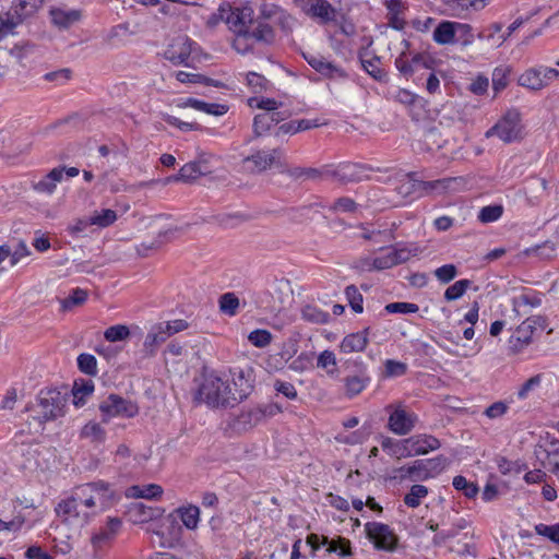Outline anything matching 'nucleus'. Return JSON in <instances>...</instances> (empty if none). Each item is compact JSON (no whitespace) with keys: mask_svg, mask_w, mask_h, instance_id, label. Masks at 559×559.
<instances>
[{"mask_svg":"<svg viewBox=\"0 0 559 559\" xmlns=\"http://www.w3.org/2000/svg\"><path fill=\"white\" fill-rule=\"evenodd\" d=\"M509 411V403L506 401H498L489 405L485 411L484 415L489 419H497L504 416Z\"/></svg>","mask_w":559,"mask_h":559,"instance_id":"nucleus-57","label":"nucleus"},{"mask_svg":"<svg viewBox=\"0 0 559 559\" xmlns=\"http://www.w3.org/2000/svg\"><path fill=\"white\" fill-rule=\"evenodd\" d=\"M453 487L456 490L462 491L467 498H474L478 492V487L461 475L453 478Z\"/></svg>","mask_w":559,"mask_h":559,"instance_id":"nucleus-45","label":"nucleus"},{"mask_svg":"<svg viewBox=\"0 0 559 559\" xmlns=\"http://www.w3.org/2000/svg\"><path fill=\"white\" fill-rule=\"evenodd\" d=\"M350 364L355 367V371L343 379L345 395L348 399L359 395L371 381L367 367L361 360L356 359Z\"/></svg>","mask_w":559,"mask_h":559,"instance_id":"nucleus-14","label":"nucleus"},{"mask_svg":"<svg viewBox=\"0 0 559 559\" xmlns=\"http://www.w3.org/2000/svg\"><path fill=\"white\" fill-rule=\"evenodd\" d=\"M457 275L454 264H444L435 270V276L443 284L451 282Z\"/></svg>","mask_w":559,"mask_h":559,"instance_id":"nucleus-60","label":"nucleus"},{"mask_svg":"<svg viewBox=\"0 0 559 559\" xmlns=\"http://www.w3.org/2000/svg\"><path fill=\"white\" fill-rule=\"evenodd\" d=\"M130 514L134 516V521L145 522L154 516V509L141 502L133 503L129 510Z\"/></svg>","mask_w":559,"mask_h":559,"instance_id":"nucleus-50","label":"nucleus"},{"mask_svg":"<svg viewBox=\"0 0 559 559\" xmlns=\"http://www.w3.org/2000/svg\"><path fill=\"white\" fill-rule=\"evenodd\" d=\"M43 1L44 0H19L10 8V10L21 15V20L24 22L37 12L41 7Z\"/></svg>","mask_w":559,"mask_h":559,"instance_id":"nucleus-32","label":"nucleus"},{"mask_svg":"<svg viewBox=\"0 0 559 559\" xmlns=\"http://www.w3.org/2000/svg\"><path fill=\"white\" fill-rule=\"evenodd\" d=\"M78 367L80 371L88 376H95L97 373V360L95 356L91 354H81L78 357Z\"/></svg>","mask_w":559,"mask_h":559,"instance_id":"nucleus-46","label":"nucleus"},{"mask_svg":"<svg viewBox=\"0 0 559 559\" xmlns=\"http://www.w3.org/2000/svg\"><path fill=\"white\" fill-rule=\"evenodd\" d=\"M194 43L186 36L175 38L167 49L164 51V57L175 66L189 67V60L192 52Z\"/></svg>","mask_w":559,"mask_h":559,"instance_id":"nucleus-15","label":"nucleus"},{"mask_svg":"<svg viewBox=\"0 0 559 559\" xmlns=\"http://www.w3.org/2000/svg\"><path fill=\"white\" fill-rule=\"evenodd\" d=\"M23 21L21 20V15L12 10H9L2 16H0V40L5 38L9 35L15 34V28L21 25Z\"/></svg>","mask_w":559,"mask_h":559,"instance_id":"nucleus-30","label":"nucleus"},{"mask_svg":"<svg viewBox=\"0 0 559 559\" xmlns=\"http://www.w3.org/2000/svg\"><path fill=\"white\" fill-rule=\"evenodd\" d=\"M417 254V249H409L406 247L389 248L381 252V254L371 258L366 257L357 261V267L365 272L382 271L393 267L397 264L405 263L411 257Z\"/></svg>","mask_w":559,"mask_h":559,"instance_id":"nucleus-4","label":"nucleus"},{"mask_svg":"<svg viewBox=\"0 0 559 559\" xmlns=\"http://www.w3.org/2000/svg\"><path fill=\"white\" fill-rule=\"evenodd\" d=\"M130 335V331L128 326L122 324H117L108 328L104 336L108 342H118L123 341Z\"/></svg>","mask_w":559,"mask_h":559,"instance_id":"nucleus-53","label":"nucleus"},{"mask_svg":"<svg viewBox=\"0 0 559 559\" xmlns=\"http://www.w3.org/2000/svg\"><path fill=\"white\" fill-rule=\"evenodd\" d=\"M51 23L59 29H68L82 19V11L76 9L51 8L49 10Z\"/></svg>","mask_w":559,"mask_h":559,"instance_id":"nucleus-19","label":"nucleus"},{"mask_svg":"<svg viewBox=\"0 0 559 559\" xmlns=\"http://www.w3.org/2000/svg\"><path fill=\"white\" fill-rule=\"evenodd\" d=\"M163 488L157 484L133 485L126 489V497L132 499L159 500L163 496Z\"/></svg>","mask_w":559,"mask_h":559,"instance_id":"nucleus-24","label":"nucleus"},{"mask_svg":"<svg viewBox=\"0 0 559 559\" xmlns=\"http://www.w3.org/2000/svg\"><path fill=\"white\" fill-rule=\"evenodd\" d=\"M329 209L336 213H353L357 210V203L347 197L334 201Z\"/></svg>","mask_w":559,"mask_h":559,"instance_id":"nucleus-55","label":"nucleus"},{"mask_svg":"<svg viewBox=\"0 0 559 559\" xmlns=\"http://www.w3.org/2000/svg\"><path fill=\"white\" fill-rule=\"evenodd\" d=\"M177 513L182 524L188 530H195L200 520V509L197 506L181 507L177 509Z\"/></svg>","mask_w":559,"mask_h":559,"instance_id":"nucleus-34","label":"nucleus"},{"mask_svg":"<svg viewBox=\"0 0 559 559\" xmlns=\"http://www.w3.org/2000/svg\"><path fill=\"white\" fill-rule=\"evenodd\" d=\"M384 409L389 414L386 428L396 436L408 435L418 421L417 415L402 402L391 403Z\"/></svg>","mask_w":559,"mask_h":559,"instance_id":"nucleus-5","label":"nucleus"},{"mask_svg":"<svg viewBox=\"0 0 559 559\" xmlns=\"http://www.w3.org/2000/svg\"><path fill=\"white\" fill-rule=\"evenodd\" d=\"M364 167L358 164H342L335 170L320 171L314 168L304 169V177L318 179L322 176L336 177L343 182L356 181L362 178Z\"/></svg>","mask_w":559,"mask_h":559,"instance_id":"nucleus-13","label":"nucleus"},{"mask_svg":"<svg viewBox=\"0 0 559 559\" xmlns=\"http://www.w3.org/2000/svg\"><path fill=\"white\" fill-rule=\"evenodd\" d=\"M428 495V489L424 485H413L409 492L405 496L404 502L409 508H417Z\"/></svg>","mask_w":559,"mask_h":559,"instance_id":"nucleus-41","label":"nucleus"},{"mask_svg":"<svg viewBox=\"0 0 559 559\" xmlns=\"http://www.w3.org/2000/svg\"><path fill=\"white\" fill-rule=\"evenodd\" d=\"M503 213L501 205H488L484 206L478 214V219L481 223H492L498 221Z\"/></svg>","mask_w":559,"mask_h":559,"instance_id":"nucleus-52","label":"nucleus"},{"mask_svg":"<svg viewBox=\"0 0 559 559\" xmlns=\"http://www.w3.org/2000/svg\"><path fill=\"white\" fill-rule=\"evenodd\" d=\"M122 522L119 518H108L106 524L91 537L93 548L98 551L108 546L121 530Z\"/></svg>","mask_w":559,"mask_h":559,"instance_id":"nucleus-16","label":"nucleus"},{"mask_svg":"<svg viewBox=\"0 0 559 559\" xmlns=\"http://www.w3.org/2000/svg\"><path fill=\"white\" fill-rule=\"evenodd\" d=\"M406 371L407 365L402 361L388 359L384 362V376L388 378L401 377L405 374Z\"/></svg>","mask_w":559,"mask_h":559,"instance_id":"nucleus-54","label":"nucleus"},{"mask_svg":"<svg viewBox=\"0 0 559 559\" xmlns=\"http://www.w3.org/2000/svg\"><path fill=\"white\" fill-rule=\"evenodd\" d=\"M90 218L93 226L106 228L111 226L117 221L118 216L114 210L105 209L100 212L95 211Z\"/></svg>","mask_w":559,"mask_h":559,"instance_id":"nucleus-39","label":"nucleus"},{"mask_svg":"<svg viewBox=\"0 0 559 559\" xmlns=\"http://www.w3.org/2000/svg\"><path fill=\"white\" fill-rule=\"evenodd\" d=\"M345 295L352 309L356 313H361L364 310V298L362 295L359 293L358 288L355 285H349L345 289Z\"/></svg>","mask_w":559,"mask_h":559,"instance_id":"nucleus-49","label":"nucleus"},{"mask_svg":"<svg viewBox=\"0 0 559 559\" xmlns=\"http://www.w3.org/2000/svg\"><path fill=\"white\" fill-rule=\"evenodd\" d=\"M227 17L228 20H226V24L228 25L229 29L233 31L234 33H240V32H243V31H248L247 28H245L242 22H241V17H239L236 9L231 8V7H227Z\"/></svg>","mask_w":559,"mask_h":559,"instance_id":"nucleus-61","label":"nucleus"},{"mask_svg":"<svg viewBox=\"0 0 559 559\" xmlns=\"http://www.w3.org/2000/svg\"><path fill=\"white\" fill-rule=\"evenodd\" d=\"M427 467L424 460H417L411 465V480H426L429 478Z\"/></svg>","mask_w":559,"mask_h":559,"instance_id":"nucleus-64","label":"nucleus"},{"mask_svg":"<svg viewBox=\"0 0 559 559\" xmlns=\"http://www.w3.org/2000/svg\"><path fill=\"white\" fill-rule=\"evenodd\" d=\"M168 337L170 336L166 330H164V323L153 325L143 344L145 352L151 356L155 355L157 348L165 343Z\"/></svg>","mask_w":559,"mask_h":559,"instance_id":"nucleus-25","label":"nucleus"},{"mask_svg":"<svg viewBox=\"0 0 559 559\" xmlns=\"http://www.w3.org/2000/svg\"><path fill=\"white\" fill-rule=\"evenodd\" d=\"M320 124L316 121L301 119V120H292L288 122L282 123V134H295L299 131L309 130L311 128L319 127Z\"/></svg>","mask_w":559,"mask_h":559,"instance_id":"nucleus-40","label":"nucleus"},{"mask_svg":"<svg viewBox=\"0 0 559 559\" xmlns=\"http://www.w3.org/2000/svg\"><path fill=\"white\" fill-rule=\"evenodd\" d=\"M235 9L239 17H241L245 28L252 31V28L257 27L259 23H263L262 21L254 20V11L250 5H241Z\"/></svg>","mask_w":559,"mask_h":559,"instance_id":"nucleus-51","label":"nucleus"},{"mask_svg":"<svg viewBox=\"0 0 559 559\" xmlns=\"http://www.w3.org/2000/svg\"><path fill=\"white\" fill-rule=\"evenodd\" d=\"M253 381L250 368H234L224 374L211 372L202 378L194 397L213 408L234 407L251 394Z\"/></svg>","mask_w":559,"mask_h":559,"instance_id":"nucleus-2","label":"nucleus"},{"mask_svg":"<svg viewBox=\"0 0 559 559\" xmlns=\"http://www.w3.org/2000/svg\"><path fill=\"white\" fill-rule=\"evenodd\" d=\"M408 439L396 440L391 437H382L381 448L390 456L396 457L397 460L409 457L408 451Z\"/></svg>","mask_w":559,"mask_h":559,"instance_id":"nucleus-27","label":"nucleus"},{"mask_svg":"<svg viewBox=\"0 0 559 559\" xmlns=\"http://www.w3.org/2000/svg\"><path fill=\"white\" fill-rule=\"evenodd\" d=\"M239 305V298L235 293H225L218 299L221 312L229 317L237 314Z\"/></svg>","mask_w":559,"mask_h":559,"instance_id":"nucleus-36","label":"nucleus"},{"mask_svg":"<svg viewBox=\"0 0 559 559\" xmlns=\"http://www.w3.org/2000/svg\"><path fill=\"white\" fill-rule=\"evenodd\" d=\"M276 158V150H261L242 159V169L247 173H261L270 168Z\"/></svg>","mask_w":559,"mask_h":559,"instance_id":"nucleus-17","label":"nucleus"},{"mask_svg":"<svg viewBox=\"0 0 559 559\" xmlns=\"http://www.w3.org/2000/svg\"><path fill=\"white\" fill-rule=\"evenodd\" d=\"M273 340L272 334L267 330L258 329L248 335V341L258 348L266 347Z\"/></svg>","mask_w":559,"mask_h":559,"instance_id":"nucleus-48","label":"nucleus"},{"mask_svg":"<svg viewBox=\"0 0 559 559\" xmlns=\"http://www.w3.org/2000/svg\"><path fill=\"white\" fill-rule=\"evenodd\" d=\"M368 345V329L345 336L340 348L345 354L362 352Z\"/></svg>","mask_w":559,"mask_h":559,"instance_id":"nucleus-26","label":"nucleus"},{"mask_svg":"<svg viewBox=\"0 0 559 559\" xmlns=\"http://www.w3.org/2000/svg\"><path fill=\"white\" fill-rule=\"evenodd\" d=\"M64 178V167L52 168L40 180L33 182V189L41 194L51 195L57 188V183L61 182Z\"/></svg>","mask_w":559,"mask_h":559,"instance_id":"nucleus-20","label":"nucleus"},{"mask_svg":"<svg viewBox=\"0 0 559 559\" xmlns=\"http://www.w3.org/2000/svg\"><path fill=\"white\" fill-rule=\"evenodd\" d=\"M87 293L81 288H75L72 294L62 301L64 309H70L73 306H80L85 302Z\"/></svg>","mask_w":559,"mask_h":559,"instance_id":"nucleus-63","label":"nucleus"},{"mask_svg":"<svg viewBox=\"0 0 559 559\" xmlns=\"http://www.w3.org/2000/svg\"><path fill=\"white\" fill-rule=\"evenodd\" d=\"M535 531L538 535L548 538L552 543L559 544V524L547 525L540 523L535 526Z\"/></svg>","mask_w":559,"mask_h":559,"instance_id":"nucleus-58","label":"nucleus"},{"mask_svg":"<svg viewBox=\"0 0 559 559\" xmlns=\"http://www.w3.org/2000/svg\"><path fill=\"white\" fill-rule=\"evenodd\" d=\"M67 399L57 389L41 390L37 396L36 412L41 421L56 419L64 414Z\"/></svg>","mask_w":559,"mask_h":559,"instance_id":"nucleus-6","label":"nucleus"},{"mask_svg":"<svg viewBox=\"0 0 559 559\" xmlns=\"http://www.w3.org/2000/svg\"><path fill=\"white\" fill-rule=\"evenodd\" d=\"M432 39L438 45H452L455 38V22L441 21L433 31Z\"/></svg>","mask_w":559,"mask_h":559,"instance_id":"nucleus-28","label":"nucleus"},{"mask_svg":"<svg viewBox=\"0 0 559 559\" xmlns=\"http://www.w3.org/2000/svg\"><path fill=\"white\" fill-rule=\"evenodd\" d=\"M321 544L328 547V551L330 552H338L340 556H350L352 555V545L349 539L344 538L342 536H337L336 538H329L328 536L321 537Z\"/></svg>","mask_w":559,"mask_h":559,"instance_id":"nucleus-31","label":"nucleus"},{"mask_svg":"<svg viewBox=\"0 0 559 559\" xmlns=\"http://www.w3.org/2000/svg\"><path fill=\"white\" fill-rule=\"evenodd\" d=\"M251 108H259L263 111L258 114L253 120V130L257 136L274 134L277 135L280 127V111H277V103L270 98L251 97L248 99Z\"/></svg>","mask_w":559,"mask_h":559,"instance_id":"nucleus-3","label":"nucleus"},{"mask_svg":"<svg viewBox=\"0 0 559 559\" xmlns=\"http://www.w3.org/2000/svg\"><path fill=\"white\" fill-rule=\"evenodd\" d=\"M424 461L428 469L429 478L440 474L447 466V459L442 455Z\"/></svg>","mask_w":559,"mask_h":559,"instance_id":"nucleus-59","label":"nucleus"},{"mask_svg":"<svg viewBox=\"0 0 559 559\" xmlns=\"http://www.w3.org/2000/svg\"><path fill=\"white\" fill-rule=\"evenodd\" d=\"M304 13L321 23H328L335 19L336 10L328 0H313Z\"/></svg>","mask_w":559,"mask_h":559,"instance_id":"nucleus-22","label":"nucleus"},{"mask_svg":"<svg viewBox=\"0 0 559 559\" xmlns=\"http://www.w3.org/2000/svg\"><path fill=\"white\" fill-rule=\"evenodd\" d=\"M559 78V70L545 66H537L525 70L519 76V84L527 90L537 92L549 86Z\"/></svg>","mask_w":559,"mask_h":559,"instance_id":"nucleus-9","label":"nucleus"},{"mask_svg":"<svg viewBox=\"0 0 559 559\" xmlns=\"http://www.w3.org/2000/svg\"><path fill=\"white\" fill-rule=\"evenodd\" d=\"M539 320V318H528L519 325L510 341L516 350H521L531 343L532 334Z\"/></svg>","mask_w":559,"mask_h":559,"instance_id":"nucleus-23","label":"nucleus"},{"mask_svg":"<svg viewBox=\"0 0 559 559\" xmlns=\"http://www.w3.org/2000/svg\"><path fill=\"white\" fill-rule=\"evenodd\" d=\"M471 286L469 280H460L455 282L453 285L449 286L444 292V299L448 301H453L461 298L466 289Z\"/></svg>","mask_w":559,"mask_h":559,"instance_id":"nucleus-44","label":"nucleus"},{"mask_svg":"<svg viewBox=\"0 0 559 559\" xmlns=\"http://www.w3.org/2000/svg\"><path fill=\"white\" fill-rule=\"evenodd\" d=\"M274 36V31L269 24L259 23L252 31L235 33L233 47L237 52L245 55L253 48L255 41L270 43Z\"/></svg>","mask_w":559,"mask_h":559,"instance_id":"nucleus-8","label":"nucleus"},{"mask_svg":"<svg viewBox=\"0 0 559 559\" xmlns=\"http://www.w3.org/2000/svg\"><path fill=\"white\" fill-rule=\"evenodd\" d=\"M385 310L389 313H415L419 308L412 302H391L385 306Z\"/></svg>","mask_w":559,"mask_h":559,"instance_id":"nucleus-62","label":"nucleus"},{"mask_svg":"<svg viewBox=\"0 0 559 559\" xmlns=\"http://www.w3.org/2000/svg\"><path fill=\"white\" fill-rule=\"evenodd\" d=\"M521 115L516 109L508 110L504 116L487 132L486 136H498L504 143H511L521 138Z\"/></svg>","mask_w":559,"mask_h":559,"instance_id":"nucleus-7","label":"nucleus"},{"mask_svg":"<svg viewBox=\"0 0 559 559\" xmlns=\"http://www.w3.org/2000/svg\"><path fill=\"white\" fill-rule=\"evenodd\" d=\"M94 391L92 381H84L81 384L75 383L73 388V402L75 406H82L85 403V397L91 395Z\"/></svg>","mask_w":559,"mask_h":559,"instance_id":"nucleus-43","label":"nucleus"},{"mask_svg":"<svg viewBox=\"0 0 559 559\" xmlns=\"http://www.w3.org/2000/svg\"><path fill=\"white\" fill-rule=\"evenodd\" d=\"M202 177V170L197 167V165L192 162L185 164L179 173L176 175L175 179H179L182 182L190 183Z\"/></svg>","mask_w":559,"mask_h":559,"instance_id":"nucleus-42","label":"nucleus"},{"mask_svg":"<svg viewBox=\"0 0 559 559\" xmlns=\"http://www.w3.org/2000/svg\"><path fill=\"white\" fill-rule=\"evenodd\" d=\"M133 34L134 32L130 29L129 23H121L110 28L105 40L109 45H118L122 44L127 37Z\"/></svg>","mask_w":559,"mask_h":559,"instance_id":"nucleus-35","label":"nucleus"},{"mask_svg":"<svg viewBox=\"0 0 559 559\" xmlns=\"http://www.w3.org/2000/svg\"><path fill=\"white\" fill-rule=\"evenodd\" d=\"M365 532L376 549L390 552L395 550L399 538L389 525L379 522H368L365 524Z\"/></svg>","mask_w":559,"mask_h":559,"instance_id":"nucleus-11","label":"nucleus"},{"mask_svg":"<svg viewBox=\"0 0 559 559\" xmlns=\"http://www.w3.org/2000/svg\"><path fill=\"white\" fill-rule=\"evenodd\" d=\"M453 181H455L454 178L435 181H420L415 179L413 174H407L404 176L396 190L399 194L406 198L415 194L418 191L429 192L435 189H447Z\"/></svg>","mask_w":559,"mask_h":559,"instance_id":"nucleus-12","label":"nucleus"},{"mask_svg":"<svg viewBox=\"0 0 559 559\" xmlns=\"http://www.w3.org/2000/svg\"><path fill=\"white\" fill-rule=\"evenodd\" d=\"M302 317L305 320L313 322V323H318V324L326 323L330 318L329 313L318 310L310 306L304 308Z\"/></svg>","mask_w":559,"mask_h":559,"instance_id":"nucleus-56","label":"nucleus"},{"mask_svg":"<svg viewBox=\"0 0 559 559\" xmlns=\"http://www.w3.org/2000/svg\"><path fill=\"white\" fill-rule=\"evenodd\" d=\"M461 41L462 46L467 47L474 43L475 36L473 27L466 23L455 22V36Z\"/></svg>","mask_w":559,"mask_h":559,"instance_id":"nucleus-47","label":"nucleus"},{"mask_svg":"<svg viewBox=\"0 0 559 559\" xmlns=\"http://www.w3.org/2000/svg\"><path fill=\"white\" fill-rule=\"evenodd\" d=\"M408 439L409 457L424 455L440 448V441L431 435H415Z\"/></svg>","mask_w":559,"mask_h":559,"instance_id":"nucleus-18","label":"nucleus"},{"mask_svg":"<svg viewBox=\"0 0 559 559\" xmlns=\"http://www.w3.org/2000/svg\"><path fill=\"white\" fill-rule=\"evenodd\" d=\"M317 367L325 371L330 378H337L340 374L337 359L332 350H323L317 359Z\"/></svg>","mask_w":559,"mask_h":559,"instance_id":"nucleus-29","label":"nucleus"},{"mask_svg":"<svg viewBox=\"0 0 559 559\" xmlns=\"http://www.w3.org/2000/svg\"><path fill=\"white\" fill-rule=\"evenodd\" d=\"M486 0H448L447 7L450 14L455 17L466 19L472 11H480L486 7Z\"/></svg>","mask_w":559,"mask_h":559,"instance_id":"nucleus-21","label":"nucleus"},{"mask_svg":"<svg viewBox=\"0 0 559 559\" xmlns=\"http://www.w3.org/2000/svg\"><path fill=\"white\" fill-rule=\"evenodd\" d=\"M92 226L90 217L75 218L67 226V231L72 238H84L88 237Z\"/></svg>","mask_w":559,"mask_h":559,"instance_id":"nucleus-33","label":"nucleus"},{"mask_svg":"<svg viewBox=\"0 0 559 559\" xmlns=\"http://www.w3.org/2000/svg\"><path fill=\"white\" fill-rule=\"evenodd\" d=\"M81 437L88 439L91 442L102 443L106 439V431L100 424L90 421L82 428Z\"/></svg>","mask_w":559,"mask_h":559,"instance_id":"nucleus-37","label":"nucleus"},{"mask_svg":"<svg viewBox=\"0 0 559 559\" xmlns=\"http://www.w3.org/2000/svg\"><path fill=\"white\" fill-rule=\"evenodd\" d=\"M118 499L109 483L96 480L75 486L70 496L58 503L56 511L63 522L83 527L112 508Z\"/></svg>","mask_w":559,"mask_h":559,"instance_id":"nucleus-1","label":"nucleus"},{"mask_svg":"<svg viewBox=\"0 0 559 559\" xmlns=\"http://www.w3.org/2000/svg\"><path fill=\"white\" fill-rule=\"evenodd\" d=\"M99 411L103 421L108 423L112 417H134L139 413V407L130 400L110 394L99 404Z\"/></svg>","mask_w":559,"mask_h":559,"instance_id":"nucleus-10","label":"nucleus"},{"mask_svg":"<svg viewBox=\"0 0 559 559\" xmlns=\"http://www.w3.org/2000/svg\"><path fill=\"white\" fill-rule=\"evenodd\" d=\"M536 454L545 468L559 476V453H557V450L550 452L540 448Z\"/></svg>","mask_w":559,"mask_h":559,"instance_id":"nucleus-38","label":"nucleus"}]
</instances>
